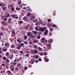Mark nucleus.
Listing matches in <instances>:
<instances>
[{"instance_id":"39","label":"nucleus","mask_w":75,"mask_h":75,"mask_svg":"<svg viewBox=\"0 0 75 75\" xmlns=\"http://www.w3.org/2000/svg\"><path fill=\"white\" fill-rule=\"evenodd\" d=\"M15 71H19V70H18V69L17 67H16L15 69Z\"/></svg>"},{"instance_id":"26","label":"nucleus","mask_w":75,"mask_h":75,"mask_svg":"<svg viewBox=\"0 0 75 75\" xmlns=\"http://www.w3.org/2000/svg\"><path fill=\"white\" fill-rule=\"evenodd\" d=\"M32 33H33V34L35 35L37 34V33H38V32H37V31H33L32 32Z\"/></svg>"},{"instance_id":"19","label":"nucleus","mask_w":75,"mask_h":75,"mask_svg":"<svg viewBox=\"0 0 75 75\" xmlns=\"http://www.w3.org/2000/svg\"><path fill=\"white\" fill-rule=\"evenodd\" d=\"M2 51H3V52H6V51H7V48H6V49L3 48L2 50Z\"/></svg>"},{"instance_id":"31","label":"nucleus","mask_w":75,"mask_h":75,"mask_svg":"<svg viewBox=\"0 0 75 75\" xmlns=\"http://www.w3.org/2000/svg\"><path fill=\"white\" fill-rule=\"evenodd\" d=\"M1 23L2 24H3V25H6V24L5 23H4V21H1Z\"/></svg>"},{"instance_id":"7","label":"nucleus","mask_w":75,"mask_h":75,"mask_svg":"<svg viewBox=\"0 0 75 75\" xmlns=\"http://www.w3.org/2000/svg\"><path fill=\"white\" fill-rule=\"evenodd\" d=\"M22 20H24V21H26L28 20V18L25 17V16H24L23 17V18H22Z\"/></svg>"},{"instance_id":"63","label":"nucleus","mask_w":75,"mask_h":75,"mask_svg":"<svg viewBox=\"0 0 75 75\" xmlns=\"http://www.w3.org/2000/svg\"><path fill=\"white\" fill-rule=\"evenodd\" d=\"M2 53H3V52L1 50L0 51V54H2Z\"/></svg>"},{"instance_id":"59","label":"nucleus","mask_w":75,"mask_h":75,"mask_svg":"<svg viewBox=\"0 0 75 75\" xmlns=\"http://www.w3.org/2000/svg\"><path fill=\"white\" fill-rule=\"evenodd\" d=\"M53 28H50V31H53Z\"/></svg>"},{"instance_id":"62","label":"nucleus","mask_w":75,"mask_h":75,"mask_svg":"<svg viewBox=\"0 0 75 75\" xmlns=\"http://www.w3.org/2000/svg\"><path fill=\"white\" fill-rule=\"evenodd\" d=\"M2 57H3V56L0 54V58H1V59H2Z\"/></svg>"},{"instance_id":"35","label":"nucleus","mask_w":75,"mask_h":75,"mask_svg":"<svg viewBox=\"0 0 75 75\" xmlns=\"http://www.w3.org/2000/svg\"><path fill=\"white\" fill-rule=\"evenodd\" d=\"M34 18H35V16H32L31 17V19L33 20V19H34Z\"/></svg>"},{"instance_id":"33","label":"nucleus","mask_w":75,"mask_h":75,"mask_svg":"<svg viewBox=\"0 0 75 75\" xmlns=\"http://www.w3.org/2000/svg\"><path fill=\"white\" fill-rule=\"evenodd\" d=\"M17 49L18 50H20V45H18V46L17 47Z\"/></svg>"},{"instance_id":"58","label":"nucleus","mask_w":75,"mask_h":75,"mask_svg":"<svg viewBox=\"0 0 75 75\" xmlns=\"http://www.w3.org/2000/svg\"><path fill=\"white\" fill-rule=\"evenodd\" d=\"M16 10H20V8H19L16 7Z\"/></svg>"},{"instance_id":"20","label":"nucleus","mask_w":75,"mask_h":75,"mask_svg":"<svg viewBox=\"0 0 75 75\" xmlns=\"http://www.w3.org/2000/svg\"><path fill=\"white\" fill-rule=\"evenodd\" d=\"M13 67V65L10 66V69L12 71L14 70V68H12V67Z\"/></svg>"},{"instance_id":"51","label":"nucleus","mask_w":75,"mask_h":75,"mask_svg":"<svg viewBox=\"0 0 75 75\" xmlns=\"http://www.w3.org/2000/svg\"><path fill=\"white\" fill-rule=\"evenodd\" d=\"M29 37H30L31 38H34V36L31 35H30V36Z\"/></svg>"},{"instance_id":"13","label":"nucleus","mask_w":75,"mask_h":75,"mask_svg":"<svg viewBox=\"0 0 75 75\" xmlns=\"http://www.w3.org/2000/svg\"><path fill=\"white\" fill-rule=\"evenodd\" d=\"M8 57L10 59H11L13 58V55L11 54L10 55H9Z\"/></svg>"},{"instance_id":"25","label":"nucleus","mask_w":75,"mask_h":75,"mask_svg":"<svg viewBox=\"0 0 75 75\" xmlns=\"http://www.w3.org/2000/svg\"><path fill=\"white\" fill-rule=\"evenodd\" d=\"M0 6L1 7H4V4L3 3H1L0 4Z\"/></svg>"},{"instance_id":"45","label":"nucleus","mask_w":75,"mask_h":75,"mask_svg":"<svg viewBox=\"0 0 75 75\" xmlns=\"http://www.w3.org/2000/svg\"><path fill=\"white\" fill-rule=\"evenodd\" d=\"M38 51H37V50H35V51H34V52H35V53L36 54H37V53L38 52Z\"/></svg>"},{"instance_id":"1","label":"nucleus","mask_w":75,"mask_h":75,"mask_svg":"<svg viewBox=\"0 0 75 75\" xmlns=\"http://www.w3.org/2000/svg\"><path fill=\"white\" fill-rule=\"evenodd\" d=\"M17 15L11 14V15L10 16V17H12V18H14V19H18V17H17Z\"/></svg>"},{"instance_id":"37","label":"nucleus","mask_w":75,"mask_h":75,"mask_svg":"<svg viewBox=\"0 0 75 75\" xmlns=\"http://www.w3.org/2000/svg\"><path fill=\"white\" fill-rule=\"evenodd\" d=\"M17 3L18 4H21V1H19Z\"/></svg>"},{"instance_id":"49","label":"nucleus","mask_w":75,"mask_h":75,"mask_svg":"<svg viewBox=\"0 0 75 75\" xmlns=\"http://www.w3.org/2000/svg\"><path fill=\"white\" fill-rule=\"evenodd\" d=\"M37 47V45H35L33 47L34 48H36Z\"/></svg>"},{"instance_id":"9","label":"nucleus","mask_w":75,"mask_h":75,"mask_svg":"<svg viewBox=\"0 0 75 75\" xmlns=\"http://www.w3.org/2000/svg\"><path fill=\"white\" fill-rule=\"evenodd\" d=\"M48 31L47 29H46L45 32L43 33V34H44V35H47V34H48Z\"/></svg>"},{"instance_id":"2","label":"nucleus","mask_w":75,"mask_h":75,"mask_svg":"<svg viewBox=\"0 0 75 75\" xmlns=\"http://www.w3.org/2000/svg\"><path fill=\"white\" fill-rule=\"evenodd\" d=\"M24 70L22 69L18 73V75H23L24 73Z\"/></svg>"},{"instance_id":"10","label":"nucleus","mask_w":75,"mask_h":75,"mask_svg":"<svg viewBox=\"0 0 75 75\" xmlns=\"http://www.w3.org/2000/svg\"><path fill=\"white\" fill-rule=\"evenodd\" d=\"M6 17H10V13L8 12H6Z\"/></svg>"},{"instance_id":"52","label":"nucleus","mask_w":75,"mask_h":75,"mask_svg":"<svg viewBox=\"0 0 75 75\" xmlns=\"http://www.w3.org/2000/svg\"><path fill=\"white\" fill-rule=\"evenodd\" d=\"M25 56L27 57H29V54H27L25 55Z\"/></svg>"},{"instance_id":"18","label":"nucleus","mask_w":75,"mask_h":75,"mask_svg":"<svg viewBox=\"0 0 75 75\" xmlns=\"http://www.w3.org/2000/svg\"><path fill=\"white\" fill-rule=\"evenodd\" d=\"M18 23L20 24H23V23H24V22L22 21H18Z\"/></svg>"},{"instance_id":"48","label":"nucleus","mask_w":75,"mask_h":75,"mask_svg":"<svg viewBox=\"0 0 75 75\" xmlns=\"http://www.w3.org/2000/svg\"><path fill=\"white\" fill-rule=\"evenodd\" d=\"M43 54L44 55H47V53L46 52H45L43 53Z\"/></svg>"},{"instance_id":"32","label":"nucleus","mask_w":75,"mask_h":75,"mask_svg":"<svg viewBox=\"0 0 75 75\" xmlns=\"http://www.w3.org/2000/svg\"><path fill=\"white\" fill-rule=\"evenodd\" d=\"M7 59V58H6V57H3V60H5V61H6Z\"/></svg>"},{"instance_id":"12","label":"nucleus","mask_w":75,"mask_h":75,"mask_svg":"<svg viewBox=\"0 0 75 75\" xmlns=\"http://www.w3.org/2000/svg\"><path fill=\"white\" fill-rule=\"evenodd\" d=\"M31 35V32H28L26 34L27 35H28V37H30Z\"/></svg>"},{"instance_id":"57","label":"nucleus","mask_w":75,"mask_h":75,"mask_svg":"<svg viewBox=\"0 0 75 75\" xmlns=\"http://www.w3.org/2000/svg\"><path fill=\"white\" fill-rule=\"evenodd\" d=\"M30 16H31V14L30 13H28L27 14V16H28V17Z\"/></svg>"},{"instance_id":"38","label":"nucleus","mask_w":75,"mask_h":75,"mask_svg":"<svg viewBox=\"0 0 75 75\" xmlns=\"http://www.w3.org/2000/svg\"><path fill=\"white\" fill-rule=\"evenodd\" d=\"M7 20V18H4V19H3L4 21H6Z\"/></svg>"},{"instance_id":"24","label":"nucleus","mask_w":75,"mask_h":75,"mask_svg":"<svg viewBox=\"0 0 75 75\" xmlns=\"http://www.w3.org/2000/svg\"><path fill=\"white\" fill-rule=\"evenodd\" d=\"M48 42L49 44L52 43V40H50L48 41Z\"/></svg>"},{"instance_id":"29","label":"nucleus","mask_w":75,"mask_h":75,"mask_svg":"<svg viewBox=\"0 0 75 75\" xmlns=\"http://www.w3.org/2000/svg\"><path fill=\"white\" fill-rule=\"evenodd\" d=\"M6 65V64L4 63H2L1 65V67H4Z\"/></svg>"},{"instance_id":"4","label":"nucleus","mask_w":75,"mask_h":75,"mask_svg":"<svg viewBox=\"0 0 75 75\" xmlns=\"http://www.w3.org/2000/svg\"><path fill=\"white\" fill-rule=\"evenodd\" d=\"M45 29H46V28L44 27L43 28H40L39 29V30L40 31H42V33H43L45 31Z\"/></svg>"},{"instance_id":"21","label":"nucleus","mask_w":75,"mask_h":75,"mask_svg":"<svg viewBox=\"0 0 75 75\" xmlns=\"http://www.w3.org/2000/svg\"><path fill=\"white\" fill-rule=\"evenodd\" d=\"M30 62L29 63H31V64H34V61L32 60V59H31L30 61Z\"/></svg>"},{"instance_id":"40","label":"nucleus","mask_w":75,"mask_h":75,"mask_svg":"<svg viewBox=\"0 0 75 75\" xmlns=\"http://www.w3.org/2000/svg\"><path fill=\"white\" fill-rule=\"evenodd\" d=\"M24 39H25V40H26V39H27V36L26 35H24Z\"/></svg>"},{"instance_id":"15","label":"nucleus","mask_w":75,"mask_h":75,"mask_svg":"<svg viewBox=\"0 0 75 75\" xmlns=\"http://www.w3.org/2000/svg\"><path fill=\"white\" fill-rule=\"evenodd\" d=\"M30 28V25H29L25 26V29H28Z\"/></svg>"},{"instance_id":"27","label":"nucleus","mask_w":75,"mask_h":75,"mask_svg":"<svg viewBox=\"0 0 75 75\" xmlns=\"http://www.w3.org/2000/svg\"><path fill=\"white\" fill-rule=\"evenodd\" d=\"M11 18H9L8 20V23H10V22L11 21Z\"/></svg>"},{"instance_id":"30","label":"nucleus","mask_w":75,"mask_h":75,"mask_svg":"<svg viewBox=\"0 0 75 75\" xmlns=\"http://www.w3.org/2000/svg\"><path fill=\"white\" fill-rule=\"evenodd\" d=\"M6 73L7 74H11V71L10 70H8L7 71Z\"/></svg>"},{"instance_id":"61","label":"nucleus","mask_w":75,"mask_h":75,"mask_svg":"<svg viewBox=\"0 0 75 75\" xmlns=\"http://www.w3.org/2000/svg\"><path fill=\"white\" fill-rule=\"evenodd\" d=\"M38 60L39 61H42V59H41V58H39V59Z\"/></svg>"},{"instance_id":"60","label":"nucleus","mask_w":75,"mask_h":75,"mask_svg":"<svg viewBox=\"0 0 75 75\" xmlns=\"http://www.w3.org/2000/svg\"><path fill=\"white\" fill-rule=\"evenodd\" d=\"M35 30H36V31H38V28L37 27H36L35 28Z\"/></svg>"},{"instance_id":"47","label":"nucleus","mask_w":75,"mask_h":75,"mask_svg":"<svg viewBox=\"0 0 75 75\" xmlns=\"http://www.w3.org/2000/svg\"><path fill=\"white\" fill-rule=\"evenodd\" d=\"M23 43H24V44H25V45H27V44H28V43H27V42L26 41L23 42Z\"/></svg>"},{"instance_id":"54","label":"nucleus","mask_w":75,"mask_h":75,"mask_svg":"<svg viewBox=\"0 0 75 75\" xmlns=\"http://www.w3.org/2000/svg\"><path fill=\"white\" fill-rule=\"evenodd\" d=\"M44 60L45 61V60H46V59H47V57H44Z\"/></svg>"},{"instance_id":"6","label":"nucleus","mask_w":75,"mask_h":75,"mask_svg":"<svg viewBox=\"0 0 75 75\" xmlns=\"http://www.w3.org/2000/svg\"><path fill=\"white\" fill-rule=\"evenodd\" d=\"M46 47H47V49L49 50L51 47V45L50 44H47L46 45Z\"/></svg>"},{"instance_id":"36","label":"nucleus","mask_w":75,"mask_h":75,"mask_svg":"<svg viewBox=\"0 0 75 75\" xmlns=\"http://www.w3.org/2000/svg\"><path fill=\"white\" fill-rule=\"evenodd\" d=\"M11 10L12 11H14V7H11Z\"/></svg>"},{"instance_id":"34","label":"nucleus","mask_w":75,"mask_h":75,"mask_svg":"<svg viewBox=\"0 0 75 75\" xmlns=\"http://www.w3.org/2000/svg\"><path fill=\"white\" fill-rule=\"evenodd\" d=\"M5 61H6L7 63H8V62H10V60H9L7 59H6Z\"/></svg>"},{"instance_id":"3","label":"nucleus","mask_w":75,"mask_h":75,"mask_svg":"<svg viewBox=\"0 0 75 75\" xmlns=\"http://www.w3.org/2000/svg\"><path fill=\"white\" fill-rule=\"evenodd\" d=\"M10 46V43L8 42H6L5 43V47L6 48H8Z\"/></svg>"},{"instance_id":"43","label":"nucleus","mask_w":75,"mask_h":75,"mask_svg":"<svg viewBox=\"0 0 75 75\" xmlns=\"http://www.w3.org/2000/svg\"><path fill=\"white\" fill-rule=\"evenodd\" d=\"M39 54L41 56H42L43 55V53L42 52H40L39 53Z\"/></svg>"},{"instance_id":"22","label":"nucleus","mask_w":75,"mask_h":75,"mask_svg":"<svg viewBox=\"0 0 75 75\" xmlns=\"http://www.w3.org/2000/svg\"><path fill=\"white\" fill-rule=\"evenodd\" d=\"M17 41L18 42L19 44H20L21 42V41H22V40H21V41H20V40L19 39H17Z\"/></svg>"},{"instance_id":"53","label":"nucleus","mask_w":75,"mask_h":75,"mask_svg":"<svg viewBox=\"0 0 75 75\" xmlns=\"http://www.w3.org/2000/svg\"><path fill=\"white\" fill-rule=\"evenodd\" d=\"M36 59H37V58H38L39 56H38V55H36V56H35Z\"/></svg>"},{"instance_id":"14","label":"nucleus","mask_w":75,"mask_h":75,"mask_svg":"<svg viewBox=\"0 0 75 75\" xmlns=\"http://www.w3.org/2000/svg\"><path fill=\"white\" fill-rule=\"evenodd\" d=\"M10 47L11 48H15V45L12 44L11 45Z\"/></svg>"},{"instance_id":"11","label":"nucleus","mask_w":75,"mask_h":75,"mask_svg":"<svg viewBox=\"0 0 75 75\" xmlns=\"http://www.w3.org/2000/svg\"><path fill=\"white\" fill-rule=\"evenodd\" d=\"M1 8H2V10H3V11H5L6 10H7V7H2Z\"/></svg>"},{"instance_id":"56","label":"nucleus","mask_w":75,"mask_h":75,"mask_svg":"<svg viewBox=\"0 0 75 75\" xmlns=\"http://www.w3.org/2000/svg\"><path fill=\"white\" fill-rule=\"evenodd\" d=\"M3 32H1L0 33V36H1V35H3Z\"/></svg>"},{"instance_id":"23","label":"nucleus","mask_w":75,"mask_h":75,"mask_svg":"<svg viewBox=\"0 0 75 75\" xmlns=\"http://www.w3.org/2000/svg\"><path fill=\"white\" fill-rule=\"evenodd\" d=\"M9 55H10V54L8 52H6L5 54V56L6 57H8V56H9Z\"/></svg>"},{"instance_id":"5","label":"nucleus","mask_w":75,"mask_h":75,"mask_svg":"<svg viewBox=\"0 0 75 75\" xmlns=\"http://www.w3.org/2000/svg\"><path fill=\"white\" fill-rule=\"evenodd\" d=\"M16 35V33L14 31H12V34H11V37H13L14 36H15Z\"/></svg>"},{"instance_id":"50","label":"nucleus","mask_w":75,"mask_h":75,"mask_svg":"<svg viewBox=\"0 0 75 75\" xmlns=\"http://www.w3.org/2000/svg\"><path fill=\"white\" fill-rule=\"evenodd\" d=\"M45 62H48L49 61V59H47L45 60Z\"/></svg>"},{"instance_id":"42","label":"nucleus","mask_w":75,"mask_h":75,"mask_svg":"<svg viewBox=\"0 0 75 75\" xmlns=\"http://www.w3.org/2000/svg\"><path fill=\"white\" fill-rule=\"evenodd\" d=\"M37 38L38 39H40V35L39 34L37 36Z\"/></svg>"},{"instance_id":"64","label":"nucleus","mask_w":75,"mask_h":75,"mask_svg":"<svg viewBox=\"0 0 75 75\" xmlns=\"http://www.w3.org/2000/svg\"><path fill=\"white\" fill-rule=\"evenodd\" d=\"M21 45H22V46H23V45H24V43H21Z\"/></svg>"},{"instance_id":"46","label":"nucleus","mask_w":75,"mask_h":75,"mask_svg":"<svg viewBox=\"0 0 75 75\" xmlns=\"http://www.w3.org/2000/svg\"><path fill=\"white\" fill-rule=\"evenodd\" d=\"M17 62H14V63H13V64H12V65H14V66H16V64H17Z\"/></svg>"},{"instance_id":"28","label":"nucleus","mask_w":75,"mask_h":75,"mask_svg":"<svg viewBox=\"0 0 75 75\" xmlns=\"http://www.w3.org/2000/svg\"><path fill=\"white\" fill-rule=\"evenodd\" d=\"M39 23L41 24H43V22H42V20H40L39 21Z\"/></svg>"},{"instance_id":"8","label":"nucleus","mask_w":75,"mask_h":75,"mask_svg":"<svg viewBox=\"0 0 75 75\" xmlns=\"http://www.w3.org/2000/svg\"><path fill=\"white\" fill-rule=\"evenodd\" d=\"M33 42L35 44H37V43H39V41L37 40H35L33 41Z\"/></svg>"},{"instance_id":"16","label":"nucleus","mask_w":75,"mask_h":75,"mask_svg":"<svg viewBox=\"0 0 75 75\" xmlns=\"http://www.w3.org/2000/svg\"><path fill=\"white\" fill-rule=\"evenodd\" d=\"M9 40L11 42H13V41H14V39L10 38L9 39Z\"/></svg>"},{"instance_id":"41","label":"nucleus","mask_w":75,"mask_h":75,"mask_svg":"<svg viewBox=\"0 0 75 75\" xmlns=\"http://www.w3.org/2000/svg\"><path fill=\"white\" fill-rule=\"evenodd\" d=\"M47 21L49 22V23H50L51 21V19H48L47 20Z\"/></svg>"},{"instance_id":"55","label":"nucleus","mask_w":75,"mask_h":75,"mask_svg":"<svg viewBox=\"0 0 75 75\" xmlns=\"http://www.w3.org/2000/svg\"><path fill=\"white\" fill-rule=\"evenodd\" d=\"M27 68H28V67H24V69H25V70H27Z\"/></svg>"},{"instance_id":"44","label":"nucleus","mask_w":75,"mask_h":75,"mask_svg":"<svg viewBox=\"0 0 75 75\" xmlns=\"http://www.w3.org/2000/svg\"><path fill=\"white\" fill-rule=\"evenodd\" d=\"M38 50L40 51H42V48L40 47H38Z\"/></svg>"},{"instance_id":"17","label":"nucleus","mask_w":75,"mask_h":75,"mask_svg":"<svg viewBox=\"0 0 75 75\" xmlns=\"http://www.w3.org/2000/svg\"><path fill=\"white\" fill-rule=\"evenodd\" d=\"M52 27H54V28H57L58 27V26H57L54 24H53L52 25Z\"/></svg>"}]
</instances>
